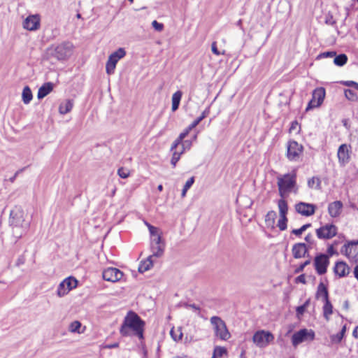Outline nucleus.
I'll return each instance as SVG.
<instances>
[{"mask_svg": "<svg viewBox=\"0 0 358 358\" xmlns=\"http://www.w3.org/2000/svg\"><path fill=\"white\" fill-rule=\"evenodd\" d=\"M145 322L134 311H129L121 325L120 331L123 336L131 335V331L139 339L143 338V329Z\"/></svg>", "mask_w": 358, "mask_h": 358, "instance_id": "nucleus-1", "label": "nucleus"}, {"mask_svg": "<svg viewBox=\"0 0 358 358\" xmlns=\"http://www.w3.org/2000/svg\"><path fill=\"white\" fill-rule=\"evenodd\" d=\"M27 215L20 206H15L10 213L9 224L13 236L19 239L30 227V221L25 219Z\"/></svg>", "mask_w": 358, "mask_h": 358, "instance_id": "nucleus-2", "label": "nucleus"}, {"mask_svg": "<svg viewBox=\"0 0 358 358\" xmlns=\"http://www.w3.org/2000/svg\"><path fill=\"white\" fill-rule=\"evenodd\" d=\"M277 185L279 195L281 198L287 196L291 192H297L296 175L295 173H289L280 175L277 177Z\"/></svg>", "mask_w": 358, "mask_h": 358, "instance_id": "nucleus-3", "label": "nucleus"}, {"mask_svg": "<svg viewBox=\"0 0 358 358\" xmlns=\"http://www.w3.org/2000/svg\"><path fill=\"white\" fill-rule=\"evenodd\" d=\"M215 335L222 341H227L230 338L231 334L227 329L225 322L218 316H213L210 320Z\"/></svg>", "mask_w": 358, "mask_h": 358, "instance_id": "nucleus-4", "label": "nucleus"}, {"mask_svg": "<svg viewBox=\"0 0 358 358\" xmlns=\"http://www.w3.org/2000/svg\"><path fill=\"white\" fill-rule=\"evenodd\" d=\"M315 336V332L312 329H302L293 334L292 344L294 347H296L303 342L313 341Z\"/></svg>", "mask_w": 358, "mask_h": 358, "instance_id": "nucleus-5", "label": "nucleus"}, {"mask_svg": "<svg viewBox=\"0 0 358 358\" xmlns=\"http://www.w3.org/2000/svg\"><path fill=\"white\" fill-rule=\"evenodd\" d=\"M125 55L126 51L122 48H118L116 51L110 55L106 64V71L108 75L114 73L117 63Z\"/></svg>", "mask_w": 358, "mask_h": 358, "instance_id": "nucleus-6", "label": "nucleus"}, {"mask_svg": "<svg viewBox=\"0 0 358 358\" xmlns=\"http://www.w3.org/2000/svg\"><path fill=\"white\" fill-rule=\"evenodd\" d=\"M73 45L70 42H63L57 45L52 52V55L58 60H64L71 55Z\"/></svg>", "mask_w": 358, "mask_h": 358, "instance_id": "nucleus-7", "label": "nucleus"}, {"mask_svg": "<svg viewBox=\"0 0 358 358\" xmlns=\"http://www.w3.org/2000/svg\"><path fill=\"white\" fill-rule=\"evenodd\" d=\"M287 157L289 161L297 162L301 156L303 150L302 145L296 141H289L287 145Z\"/></svg>", "mask_w": 358, "mask_h": 358, "instance_id": "nucleus-8", "label": "nucleus"}, {"mask_svg": "<svg viewBox=\"0 0 358 358\" xmlns=\"http://www.w3.org/2000/svg\"><path fill=\"white\" fill-rule=\"evenodd\" d=\"M326 91L324 87H317L313 91L312 99L308 102L306 110H310L322 105L325 98Z\"/></svg>", "mask_w": 358, "mask_h": 358, "instance_id": "nucleus-9", "label": "nucleus"}, {"mask_svg": "<svg viewBox=\"0 0 358 358\" xmlns=\"http://www.w3.org/2000/svg\"><path fill=\"white\" fill-rule=\"evenodd\" d=\"M78 285V280L73 277H68L62 281L58 285L57 294L59 297L64 296L71 290L76 288Z\"/></svg>", "mask_w": 358, "mask_h": 358, "instance_id": "nucleus-10", "label": "nucleus"}, {"mask_svg": "<svg viewBox=\"0 0 358 358\" xmlns=\"http://www.w3.org/2000/svg\"><path fill=\"white\" fill-rule=\"evenodd\" d=\"M274 339L273 335L264 330L257 331L253 336V342L259 348L267 346Z\"/></svg>", "mask_w": 358, "mask_h": 358, "instance_id": "nucleus-11", "label": "nucleus"}, {"mask_svg": "<svg viewBox=\"0 0 358 358\" xmlns=\"http://www.w3.org/2000/svg\"><path fill=\"white\" fill-rule=\"evenodd\" d=\"M348 258L358 262V241H352L345 244L341 250Z\"/></svg>", "mask_w": 358, "mask_h": 358, "instance_id": "nucleus-12", "label": "nucleus"}, {"mask_svg": "<svg viewBox=\"0 0 358 358\" xmlns=\"http://www.w3.org/2000/svg\"><path fill=\"white\" fill-rule=\"evenodd\" d=\"M337 234V227L334 224H327L316 229V235L320 239H330Z\"/></svg>", "mask_w": 358, "mask_h": 358, "instance_id": "nucleus-13", "label": "nucleus"}, {"mask_svg": "<svg viewBox=\"0 0 358 358\" xmlns=\"http://www.w3.org/2000/svg\"><path fill=\"white\" fill-rule=\"evenodd\" d=\"M165 248V244L162 240V236L151 238L150 241V250L152 257H160L163 255Z\"/></svg>", "mask_w": 358, "mask_h": 358, "instance_id": "nucleus-14", "label": "nucleus"}, {"mask_svg": "<svg viewBox=\"0 0 358 358\" xmlns=\"http://www.w3.org/2000/svg\"><path fill=\"white\" fill-rule=\"evenodd\" d=\"M102 275L105 280L115 282L120 280L124 274L117 268L108 267L103 270Z\"/></svg>", "mask_w": 358, "mask_h": 358, "instance_id": "nucleus-15", "label": "nucleus"}, {"mask_svg": "<svg viewBox=\"0 0 358 358\" xmlns=\"http://www.w3.org/2000/svg\"><path fill=\"white\" fill-rule=\"evenodd\" d=\"M41 17L38 14L30 15L23 21V28L29 31H36L40 28Z\"/></svg>", "mask_w": 358, "mask_h": 358, "instance_id": "nucleus-16", "label": "nucleus"}, {"mask_svg": "<svg viewBox=\"0 0 358 358\" xmlns=\"http://www.w3.org/2000/svg\"><path fill=\"white\" fill-rule=\"evenodd\" d=\"M329 258L325 254H320L315 258V267L319 275L324 274L327 272V268L329 265Z\"/></svg>", "mask_w": 358, "mask_h": 358, "instance_id": "nucleus-17", "label": "nucleus"}, {"mask_svg": "<svg viewBox=\"0 0 358 358\" xmlns=\"http://www.w3.org/2000/svg\"><path fill=\"white\" fill-rule=\"evenodd\" d=\"M295 209L302 215L310 216L315 213V206L313 204L300 202L295 205Z\"/></svg>", "mask_w": 358, "mask_h": 358, "instance_id": "nucleus-18", "label": "nucleus"}, {"mask_svg": "<svg viewBox=\"0 0 358 358\" xmlns=\"http://www.w3.org/2000/svg\"><path fill=\"white\" fill-rule=\"evenodd\" d=\"M337 156L340 164L345 165L350 161V150L348 145L342 144L339 146Z\"/></svg>", "mask_w": 358, "mask_h": 358, "instance_id": "nucleus-19", "label": "nucleus"}, {"mask_svg": "<svg viewBox=\"0 0 358 358\" xmlns=\"http://www.w3.org/2000/svg\"><path fill=\"white\" fill-rule=\"evenodd\" d=\"M292 255L295 259H300L304 257L308 254V248L306 245L303 243H298L292 247Z\"/></svg>", "mask_w": 358, "mask_h": 358, "instance_id": "nucleus-20", "label": "nucleus"}, {"mask_svg": "<svg viewBox=\"0 0 358 358\" xmlns=\"http://www.w3.org/2000/svg\"><path fill=\"white\" fill-rule=\"evenodd\" d=\"M343 203L341 201H336L329 204L328 211L331 217H336L340 215Z\"/></svg>", "mask_w": 358, "mask_h": 358, "instance_id": "nucleus-21", "label": "nucleus"}, {"mask_svg": "<svg viewBox=\"0 0 358 358\" xmlns=\"http://www.w3.org/2000/svg\"><path fill=\"white\" fill-rule=\"evenodd\" d=\"M334 272L339 277H344L350 272V268L344 262H338L334 266Z\"/></svg>", "mask_w": 358, "mask_h": 358, "instance_id": "nucleus-22", "label": "nucleus"}, {"mask_svg": "<svg viewBox=\"0 0 358 358\" xmlns=\"http://www.w3.org/2000/svg\"><path fill=\"white\" fill-rule=\"evenodd\" d=\"M53 90V84L50 82L44 83L38 91L37 96L41 99L50 94Z\"/></svg>", "mask_w": 358, "mask_h": 358, "instance_id": "nucleus-23", "label": "nucleus"}, {"mask_svg": "<svg viewBox=\"0 0 358 358\" xmlns=\"http://www.w3.org/2000/svg\"><path fill=\"white\" fill-rule=\"evenodd\" d=\"M152 256H148L147 259L144 261H142L138 266V271L140 273H144L153 266Z\"/></svg>", "mask_w": 358, "mask_h": 358, "instance_id": "nucleus-24", "label": "nucleus"}, {"mask_svg": "<svg viewBox=\"0 0 358 358\" xmlns=\"http://www.w3.org/2000/svg\"><path fill=\"white\" fill-rule=\"evenodd\" d=\"M316 298H322V301L329 299L328 289L323 282H320L317 287Z\"/></svg>", "mask_w": 358, "mask_h": 358, "instance_id": "nucleus-25", "label": "nucleus"}, {"mask_svg": "<svg viewBox=\"0 0 358 358\" xmlns=\"http://www.w3.org/2000/svg\"><path fill=\"white\" fill-rule=\"evenodd\" d=\"M73 106V101L72 100H66L60 103L59 106V112L62 115L66 114L72 110Z\"/></svg>", "mask_w": 358, "mask_h": 358, "instance_id": "nucleus-26", "label": "nucleus"}, {"mask_svg": "<svg viewBox=\"0 0 358 358\" xmlns=\"http://www.w3.org/2000/svg\"><path fill=\"white\" fill-rule=\"evenodd\" d=\"M182 96L181 91L176 92L172 96V110L176 111L180 105V102Z\"/></svg>", "mask_w": 358, "mask_h": 358, "instance_id": "nucleus-27", "label": "nucleus"}, {"mask_svg": "<svg viewBox=\"0 0 358 358\" xmlns=\"http://www.w3.org/2000/svg\"><path fill=\"white\" fill-rule=\"evenodd\" d=\"M323 301L324 303L323 306V314L324 318L328 321L330 315L333 313V306L329 299L324 300Z\"/></svg>", "mask_w": 358, "mask_h": 358, "instance_id": "nucleus-28", "label": "nucleus"}, {"mask_svg": "<svg viewBox=\"0 0 358 358\" xmlns=\"http://www.w3.org/2000/svg\"><path fill=\"white\" fill-rule=\"evenodd\" d=\"M22 101L25 104H28L32 100L33 95L31 89L28 86H25L22 94Z\"/></svg>", "mask_w": 358, "mask_h": 358, "instance_id": "nucleus-29", "label": "nucleus"}, {"mask_svg": "<svg viewBox=\"0 0 358 358\" xmlns=\"http://www.w3.org/2000/svg\"><path fill=\"white\" fill-rule=\"evenodd\" d=\"M276 218V213L273 210L268 211L265 217V222L268 227H273Z\"/></svg>", "mask_w": 358, "mask_h": 358, "instance_id": "nucleus-30", "label": "nucleus"}, {"mask_svg": "<svg viewBox=\"0 0 358 358\" xmlns=\"http://www.w3.org/2000/svg\"><path fill=\"white\" fill-rule=\"evenodd\" d=\"M278 209H279L280 215L287 216L288 206H287V203L284 199V198H282L281 199H280L278 201Z\"/></svg>", "mask_w": 358, "mask_h": 358, "instance_id": "nucleus-31", "label": "nucleus"}, {"mask_svg": "<svg viewBox=\"0 0 358 358\" xmlns=\"http://www.w3.org/2000/svg\"><path fill=\"white\" fill-rule=\"evenodd\" d=\"M308 186L311 189H320L321 180L318 177H312L308 180Z\"/></svg>", "mask_w": 358, "mask_h": 358, "instance_id": "nucleus-32", "label": "nucleus"}, {"mask_svg": "<svg viewBox=\"0 0 358 358\" xmlns=\"http://www.w3.org/2000/svg\"><path fill=\"white\" fill-rule=\"evenodd\" d=\"M348 61V57L345 54H340L338 56H334V63L338 66H343L346 64Z\"/></svg>", "mask_w": 358, "mask_h": 358, "instance_id": "nucleus-33", "label": "nucleus"}, {"mask_svg": "<svg viewBox=\"0 0 358 358\" xmlns=\"http://www.w3.org/2000/svg\"><path fill=\"white\" fill-rule=\"evenodd\" d=\"M287 216L280 215L277 226L281 230L284 231L287 229Z\"/></svg>", "mask_w": 358, "mask_h": 358, "instance_id": "nucleus-34", "label": "nucleus"}, {"mask_svg": "<svg viewBox=\"0 0 358 358\" xmlns=\"http://www.w3.org/2000/svg\"><path fill=\"white\" fill-rule=\"evenodd\" d=\"M311 227V224L308 223L306 224H303L301 227L299 229H293L292 231V234L296 235V236H301L303 232H304L307 229Z\"/></svg>", "mask_w": 358, "mask_h": 358, "instance_id": "nucleus-35", "label": "nucleus"}, {"mask_svg": "<svg viewBox=\"0 0 358 358\" xmlns=\"http://www.w3.org/2000/svg\"><path fill=\"white\" fill-rule=\"evenodd\" d=\"M345 96L350 101H355L357 100V95L352 90H350V89L345 90Z\"/></svg>", "mask_w": 358, "mask_h": 358, "instance_id": "nucleus-36", "label": "nucleus"}, {"mask_svg": "<svg viewBox=\"0 0 358 358\" xmlns=\"http://www.w3.org/2000/svg\"><path fill=\"white\" fill-rule=\"evenodd\" d=\"M206 117V111L203 112L202 114L194 120L191 124L189 125V129H193L196 127L204 118Z\"/></svg>", "mask_w": 358, "mask_h": 358, "instance_id": "nucleus-37", "label": "nucleus"}, {"mask_svg": "<svg viewBox=\"0 0 358 358\" xmlns=\"http://www.w3.org/2000/svg\"><path fill=\"white\" fill-rule=\"evenodd\" d=\"M81 327V323L79 321H73L69 325V331L73 333H80L79 329Z\"/></svg>", "mask_w": 358, "mask_h": 358, "instance_id": "nucleus-38", "label": "nucleus"}, {"mask_svg": "<svg viewBox=\"0 0 358 358\" xmlns=\"http://www.w3.org/2000/svg\"><path fill=\"white\" fill-rule=\"evenodd\" d=\"M182 152H183V150H181L180 152H178L177 151H174L173 152V156H172V158L171 160V163L173 167L176 166V163L179 161V159L180 158V155L182 154Z\"/></svg>", "mask_w": 358, "mask_h": 358, "instance_id": "nucleus-39", "label": "nucleus"}, {"mask_svg": "<svg viewBox=\"0 0 358 358\" xmlns=\"http://www.w3.org/2000/svg\"><path fill=\"white\" fill-rule=\"evenodd\" d=\"M227 353V350L224 347L217 346L214 349L213 355L215 357H222Z\"/></svg>", "mask_w": 358, "mask_h": 358, "instance_id": "nucleus-40", "label": "nucleus"}, {"mask_svg": "<svg viewBox=\"0 0 358 358\" xmlns=\"http://www.w3.org/2000/svg\"><path fill=\"white\" fill-rule=\"evenodd\" d=\"M343 337L342 336V333H338L336 334H333L330 336L331 342L333 344H338L341 342Z\"/></svg>", "mask_w": 358, "mask_h": 358, "instance_id": "nucleus-41", "label": "nucleus"}, {"mask_svg": "<svg viewBox=\"0 0 358 358\" xmlns=\"http://www.w3.org/2000/svg\"><path fill=\"white\" fill-rule=\"evenodd\" d=\"M149 232L151 235V238H157V236H161V235L159 234V229L152 226L149 225L148 226Z\"/></svg>", "mask_w": 358, "mask_h": 358, "instance_id": "nucleus-42", "label": "nucleus"}, {"mask_svg": "<svg viewBox=\"0 0 358 358\" xmlns=\"http://www.w3.org/2000/svg\"><path fill=\"white\" fill-rule=\"evenodd\" d=\"M177 331L179 333L178 334H177L173 329H171V332H170L171 337L176 341H178L181 340L182 337V333L181 331V329L180 328L178 329Z\"/></svg>", "mask_w": 358, "mask_h": 358, "instance_id": "nucleus-43", "label": "nucleus"}, {"mask_svg": "<svg viewBox=\"0 0 358 358\" xmlns=\"http://www.w3.org/2000/svg\"><path fill=\"white\" fill-rule=\"evenodd\" d=\"M117 174L122 178H127L129 177L130 172L128 169L121 167L117 170Z\"/></svg>", "mask_w": 358, "mask_h": 358, "instance_id": "nucleus-44", "label": "nucleus"}, {"mask_svg": "<svg viewBox=\"0 0 358 358\" xmlns=\"http://www.w3.org/2000/svg\"><path fill=\"white\" fill-rule=\"evenodd\" d=\"M309 304V300L306 301L302 306H298L296 308V314L298 315H302L304 312L306 311V309L307 308V306H308Z\"/></svg>", "mask_w": 358, "mask_h": 358, "instance_id": "nucleus-45", "label": "nucleus"}, {"mask_svg": "<svg viewBox=\"0 0 358 358\" xmlns=\"http://www.w3.org/2000/svg\"><path fill=\"white\" fill-rule=\"evenodd\" d=\"M153 28L157 31H162L164 29V24L158 22L157 20H154L152 22Z\"/></svg>", "mask_w": 358, "mask_h": 358, "instance_id": "nucleus-46", "label": "nucleus"}, {"mask_svg": "<svg viewBox=\"0 0 358 358\" xmlns=\"http://www.w3.org/2000/svg\"><path fill=\"white\" fill-rule=\"evenodd\" d=\"M310 264V259H308L306 260V262H304L303 264H301L296 269V273H300L301 271H303V270L304 269V268Z\"/></svg>", "mask_w": 358, "mask_h": 358, "instance_id": "nucleus-47", "label": "nucleus"}, {"mask_svg": "<svg viewBox=\"0 0 358 358\" xmlns=\"http://www.w3.org/2000/svg\"><path fill=\"white\" fill-rule=\"evenodd\" d=\"M334 56H336V52H334V51L324 52L320 55V57H324V58L334 57Z\"/></svg>", "mask_w": 358, "mask_h": 358, "instance_id": "nucleus-48", "label": "nucleus"}, {"mask_svg": "<svg viewBox=\"0 0 358 358\" xmlns=\"http://www.w3.org/2000/svg\"><path fill=\"white\" fill-rule=\"evenodd\" d=\"M182 142V140L180 139L179 137H178L175 141L173 143L172 145H171V151H173V150H175L180 144H181Z\"/></svg>", "mask_w": 358, "mask_h": 358, "instance_id": "nucleus-49", "label": "nucleus"}, {"mask_svg": "<svg viewBox=\"0 0 358 358\" xmlns=\"http://www.w3.org/2000/svg\"><path fill=\"white\" fill-rule=\"evenodd\" d=\"M212 52L216 55H224V52H220L217 48L216 42H213L211 45Z\"/></svg>", "mask_w": 358, "mask_h": 358, "instance_id": "nucleus-50", "label": "nucleus"}, {"mask_svg": "<svg viewBox=\"0 0 358 358\" xmlns=\"http://www.w3.org/2000/svg\"><path fill=\"white\" fill-rule=\"evenodd\" d=\"M194 182V177H191L185 184L184 187L185 189H189Z\"/></svg>", "mask_w": 358, "mask_h": 358, "instance_id": "nucleus-51", "label": "nucleus"}, {"mask_svg": "<svg viewBox=\"0 0 358 358\" xmlns=\"http://www.w3.org/2000/svg\"><path fill=\"white\" fill-rule=\"evenodd\" d=\"M343 84L348 87H353L355 89L358 90V83L354 81H345Z\"/></svg>", "mask_w": 358, "mask_h": 358, "instance_id": "nucleus-52", "label": "nucleus"}, {"mask_svg": "<svg viewBox=\"0 0 358 358\" xmlns=\"http://www.w3.org/2000/svg\"><path fill=\"white\" fill-rule=\"evenodd\" d=\"M192 129H189V127L185 130L183 131L182 133L180 134L179 135V138L180 139L182 140L187 136V134L189 133V131H191Z\"/></svg>", "mask_w": 358, "mask_h": 358, "instance_id": "nucleus-53", "label": "nucleus"}, {"mask_svg": "<svg viewBox=\"0 0 358 358\" xmlns=\"http://www.w3.org/2000/svg\"><path fill=\"white\" fill-rule=\"evenodd\" d=\"M296 282H300V283L306 284V277H305V275L304 274H301V275H299L296 278Z\"/></svg>", "mask_w": 358, "mask_h": 358, "instance_id": "nucleus-54", "label": "nucleus"}, {"mask_svg": "<svg viewBox=\"0 0 358 358\" xmlns=\"http://www.w3.org/2000/svg\"><path fill=\"white\" fill-rule=\"evenodd\" d=\"M185 306L188 307V308H191L192 309L198 311V313H197L198 315L201 316L200 315V308L196 304H194V303H193V304H186Z\"/></svg>", "mask_w": 358, "mask_h": 358, "instance_id": "nucleus-55", "label": "nucleus"}, {"mask_svg": "<svg viewBox=\"0 0 358 358\" xmlns=\"http://www.w3.org/2000/svg\"><path fill=\"white\" fill-rule=\"evenodd\" d=\"M305 241L310 243V245L311 244H313L314 243V240H313V237L312 236V234H308L306 237H305Z\"/></svg>", "mask_w": 358, "mask_h": 358, "instance_id": "nucleus-56", "label": "nucleus"}, {"mask_svg": "<svg viewBox=\"0 0 358 358\" xmlns=\"http://www.w3.org/2000/svg\"><path fill=\"white\" fill-rule=\"evenodd\" d=\"M298 124H298L297 121L292 122L289 130L290 131L295 130L296 129V127H298Z\"/></svg>", "mask_w": 358, "mask_h": 358, "instance_id": "nucleus-57", "label": "nucleus"}, {"mask_svg": "<svg viewBox=\"0 0 358 358\" xmlns=\"http://www.w3.org/2000/svg\"><path fill=\"white\" fill-rule=\"evenodd\" d=\"M22 171V169L17 171L15 173V175L9 179V180H10L11 182H13L15 181V178H16V177L17 176L18 173H19L20 172H21Z\"/></svg>", "mask_w": 358, "mask_h": 358, "instance_id": "nucleus-58", "label": "nucleus"}, {"mask_svg": "<svg viewBox=\"0 0 358 358\" xmlns=\"http://www.w3.org/2000/svg\"><path fill=\"white\" fill-rule=\"evenodd\" d=\"M326 23L331 25H334L336 24V22L333 20V17H331L329 19H327Z\"/></svg>", "mask_w": 358, "mask_h": 358, "instance_id": "nucleus-59", "label": "nucleus"}, {"mask_svg": "<svg viewBox=\"0 0 358 358\" xmlns=\"http://www.w3.org/2000/svg\"><path fill=\"white\" fill-rule=\"evenodd\" d=\"M24 262V259L23 257H20L18 258L17 261V266H20L21 264H23Z\"/></svg>", "mask_w": 358, "mask_h": 358, "instance_id": "nucleus-60", "label": "nucleus"}, {"mask_svg": "<svg viewBox=\"0 0 358 358\" xmlns=\"http://www.w3.org/2000/svg\"><path fill=\"white\" fill-rule=\"evenodd\" d=\"M352 335L355 338H358V326L353 330Z\"/></svg>", "mask_w": 358, "mask_h": 358, "instance_id": "nucleus-61", "label": "nucleus"}, {"mask_svg": "<svg viewBox=\"0 0 358 358\" xmlns=\"http://www.w3.org/2000/svg\"><path fill=\"white\" fill-rule=\"evenodd\" d=\"M354 274H355V277L358 280V265L356 266L355 267V269H354Z\"/></svg>", "mask_w": 358, "mask_h": 358, "instance_id": "nucleus-62", "label": "nucleus"}, {"mask_svg": "<svg viewBox=\"0 0 358 358\" xmlns=\"http://www.w3.org/2000/svg\"><path fill=\"white\" fill-rule=\"evenodd\" d=\"M345 331H346V327L345 326H343L342 329L341 330V331L339 333H342V336L343 337L344 336V334L345 333Z\"/></svg>", "mask_w": 358, "mask_h": 358, "instance_id": "nucleus-63", "label": "nucleus"}, {"mask_svg": "<svg viewBox=\"0 0 358 358\" xmlns=\"http://www.w3.org/2000/svg\"><path fill=\"white\" fill-rule=\"evenodd\" d=\"M187 190H188L187 189H185V187H183L182 191V197L185 196Z\"/></svg>", "mask_w": 358, "mask_h": 358, "instance_id": "nucleus-64", "label": "nucleus"}]
</instances>
